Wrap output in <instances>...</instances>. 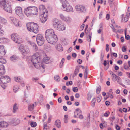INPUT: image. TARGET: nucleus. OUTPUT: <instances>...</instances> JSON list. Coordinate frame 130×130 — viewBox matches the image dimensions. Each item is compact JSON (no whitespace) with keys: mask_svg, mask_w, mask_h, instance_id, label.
<instances>
[{"mask_svg":"<svg viewBox=\"0 0 130 130\" xmlns=\"http://www.w3.org/2000/svg\"><path fill=\"white\" fill-rule=\"evenodd\" d=\"M31 60L34 67L36 68L40 69L41 68H44V66L40 62V58L38 53H36L33 55L31 58Z\"/></svg>","mask_w":130,"mask_h":130,"instance_id":"obj_1","label":"nucleus"},{"mask_svg":"<svg viewBox=\"0 0 130 130\" xmlns=\"http://www.w3.org/2000/svg\"><path fill=\"white\" fill-rule=\"evenodd\" d=\"M60 2L61 4L62 9L63 11L69 12H74L73 7L67 0H60Z\"/></svg>","mask_w":130,"mask_h":130,"instance_id":"obj_2","label":"nucleus"},{"mask_svg":"<svg viewBox=\"0 0 130 130\" xmlns=\"http://www.w3.org/2000/svg\"><path fill=\"white\" fill-rule=\"evenodd\" d=\"M26 25L28 30L31 32L37 34L39 30V26L37 23L33 22L28 23Z\"/></svg>","mask_w":130,"mask_h":130,"instance_id":"obj_3","label":"nucleus"},{"mask_svg":"<svg viewBox=\"0 0 130 130\" xmlns=\"http://www.w3.org/2000/svg\"><path fill=\"white\" fill-rule=\"evenodd\" d=\"M48 42L51 44H55L58 40V38L56 34L46 38Z\"/></svg>","mask_w":130,"mask_h":130,"instance_id":"obj_4","label":"nucleus"},{"mask_svg":"<svg viewBox=\"0 0 130 130\" xmlns=\"http://www.w3.org/2000/svg\"><path fill=\"white\" fill-rule=\"evenodd\" d=\"M15 14L19 17L21 19L24 18V15L23 12L22 8L20 6H17L15 8Z\"/></svg>","mask_w":130,"mask_h":130,"instance_id":"obj_5","label":"nucleus"},{"mask_svg":"<svg viewBox=\"0 0 130 130\" xmlns=\"http://www.w3.org/2000/svg\"><path fill=\"white\" fill-rule=\"evenodd\" d=\"M10 20L14 26L17 27H20L21 26V23L20 21L14 16L9 17Z\"/></svg>","mask_w":130,"mask_h":130,"instance_id":"obj_6","label":"nucleus"},{"mask_svg":"<svg viewBox=\"0 0 130 130\" xmlns=\"http://www.w3.org/2000/svg\"><path fill=\"white\" fill-rule=\"evenodd\" d=\"M36 40L38 45L40 46L42 45L44 43V38L41 34H38L36 37Z\"/></svg>","mask_w":130,"mask_h":130,"instance_id":"obj_7","label":"nucleus"},{"mask_svg":"<svg viewBox=\"0 0 130 130\" xmlns=\"http://www.w3.org/2000/svg\"><path fill=\"white\" fill-rule=\"evenodd\" d=\"M11 38L12 40L16 43L20 44L22 42L18 35L17 34L13 33L11 35Z\"/></svg>","mask_w":130,"mask_h":130,"instance_id":"obj_8","label":"nucleus"},{"mask_svg":"<svg viewBox=\"0 0 130 130\" xmlns=\"http://www.w3.org/2000/svg\"><path fill=\"white\" fill-rule=\"evenodd\" d=\"M19 49L21 53L24 55H26L30 52L29 48L27 46H24L22 45H21Z\"/></svg>","mask_w":130,"mask_h":130,"instance_id":"obj_9","label":"nucleus"},{"mask_svg":"<svg viewBox=\"0 0 130 130\" xmlns=\"http://www.w3.org/2000/svg\"><path fill=\"white\" fill-rule=\"evenodd\" d=\"M59 16L62 20L64 22L68 23H70L71 22L72 19L69 16H65L62 14H60Z\"/></svg>","mask_w":130,"mask_h":130,"instance_id":"obj_10","label":"nucleus"},{"mask_svg":"<svg viewBox=\"0 0 130 130\" xmlns=\"http://www.w3.org/2000/svg\"><path fill=\"white\" fill-rule=\"evenodd\" d=\"M48 17V11L42 12V13L40 16L42 23H45L47 20Z\"/></svg>","mask_w":130,"mask_h":130,"instance_id":"obj_11","label":"nucleus"},{"mask_svg":"<svg viewBox=\"0 0 130 130\" xmlns=\"http://www.w3.org/2000/svg\"><path fill=\"white\" fill-rule=\"evenodd\" d=\"M76 10L78 12H85L86 11V9L85 7L81 5H78L75 6Z\"/></svg>","mask_w":130,"mask_h":130,"instance_id":"obj_12","label":"nucleus"},{"mask_svg":"<svg viewBox=\"0 0 130 130\" xmlns=\"http://www.w3.org/2000/svg\"><path fill=\"white\" fill-rule=\"evenodd\" d=\"M55 35V34L54 30L52 29L47 30L45 32V36L46 38Z\"/></svg>","mask_w":130,"mask_h":130,"instance_id":"obj_13","label":"nucleus"},{"mask_svg":"<svg viewBox=\"0 0 130 130\" xmlns=\"http://www.w3.org/2000/svg\"><path fill=\"white\" fill-rule=\"evenodd\" d=\"M55 28L59 31H63L65 29L66 27L64 24L60 23Z\"/></svg>","mask_w":130,"mask_h":130,"instance_id":"obj_14","label":"nucleus"},{"mask_svg":"<svg viewBox=\"0 0 130 130\" xmlns=\"http://www.w3.org/2000/svg\"><path fill=\"white\" fill-rule=\"evenodd\" d=\"M0 79L1 81L3 83H6L10 81V79L8 76H2Z\"/></svg>","mask_w":130,"mask_h":130,"instance_id":"obj_15","label":"nucleus"},{"mask_svg":"<svg viewBox=\"0 0 130 130\" xmlns=\"http://www.w3.org/2000/svg\"><path fill=\"white\" fill-rule=\"evenodd\" d=\"M31 12V15H37L38 14L37 8L35 6H30Z\"/></svg>","mask_w":130,"mask_h":130,"instance_id":"obj_16","label":"nucleus"},{"mask_svg":"<svg viewBox=\"0 0 130 130\" xmlns=\"http://www.w3.org/2000/svg\"><path fill=\"white\" fill-rule=\"evenodd\" d=\"M24 11L25 14L27 16L31 15L30 7H29L25 8Z\"/></svg>","mask_w":130,"mask_h":130,"instance_id":"obj_17","label":"nucleus"},{"mask_svg":"<svg viewBox=\"0 0 130 130\" xmlns=\"http://www.w3.org/2000/svg\"><path fill=\"white\" fill-rule=\"evenodd\" d=\"M9 4V2L7 0H2L0 1V5L1 7H2L3 9Z\"/></svg>","mask_w":130,"mask_h":130,"instance_id":"obj_18","label":"nucleus"},{"mask_svg":"<svg viewBox=\"0 0 130 130\" xmlns=\"http://www.w3.org/2000/svg\"><path fill=\"white\" fill-rule=\"evenodd\" d=\"M60 23L59 20L57 19L54 18L53 20V25L55 28Z\"/></svg>","mask_w":130,"mask_h":130,"instance_id":"obj_19","label":"nucleus"},{"mask_svg":"<svg viewBox=\"0 0 130 130\" xmlns=\"http://www.w3.org/2000/svg\"><path fill=\"white\" fill-rule=\"evenodd\" d=\"M6 52L4 48V46L3 45L0 46V56L2 57L5 55Z\"/></svg>","mask_w":130,"mask_h":130,"instance_id":"obj_20","label":"nucleus"},{"mask_svg":"<svg viewBox=\"0 0 130 130\" xmlns=\"http://www.w3.org/2000/svg\"><path fill=\"white\" fill-rule=\"evenodd\" d=\"M3 9L9 13H11L12 12L11 8L9 4L7 6H6L5 7H4Z\"/></svg>","mask_w":130,"mask_h":130,"instance_id":"obj_21","label":"nucleus"},{"mask_svg":"<svg viewBox=\"0 0 130 130\" xmlns=\"http://www.w3.org/2000/svg\"><path fill=\"white\" fill-rule=\"evenodd\" d=\"M43 61L46 63L48 64L52 61V60L50 57L45 55Z\"/></svg>","mask_w":130,"mask_h":130,"instance_id":"obj_22","label":"nucleus"},{"mask_svg":"<svg viewBox=\"0 0 130 130\" xmlns=\"http://www.w3.org/2000/svg\"><path fill=\"white\" fill-rule=\"evenodd\" d=\"M86 34L88 35L87 37V41L89 42H90L92 37V33L89 30H88Z\"/></svg>","mask_w":130,"mask_h":130,"instance_id":"obj_23","label":"nucleus"},{"mask_svg":"<svg viewBox=\"0 0 130 130\" xmlns=\"http://www.w3.org/2000/svg\"><path fill=\"white\" fill-rule=\"evenodd\" d=\"M1 127L5 128L7 127L8 125L7 122L4 121H0Z\"/></svg>","mask_w":130,"mask_h":130,"instance_id":"obj_24","label":"nucleus"},{"mask_svg":"<svg viewBox=\"0 0 130 130\" xmlns=\"http://www.w3.org/2000/svg\"><path fill=\"white\" fill-rule=\"evenodd\" d=\"M5 72V68L3 64L0 65V74H3Z\"/></svg>","mask_w":130,"mask_h":130,"instance_id":"obj_25","label":"nucleus"},{"mask_svg":"<svg viewBox=\"0 0 130 130\" xmlns=\"http://www.w3.org/2000/svg\"><path fill=\"white\" fill-rule=\"evenodd\" d=\"M39 9L41 11L46 12L47 11V9L45 8V7L43 5H40L39 6Z\"/></svg>","mask_w":130,"mask_h":130,"instance_id":"obj_26","label":"nucleus"},{"mask_svg":"<svg viewBox=\"0 0 130 130\" xmlns=\"http://www.w3.org/2000/svg\"><path fill=\"white\" fill-rule=\"evenodd\" d=\"M55 48L56 49L59 51H62L63 50V48L62 46L60 44H57Z\"/></svg>","mask_w":130,"mask_h":130,"instance_id":"obj_27","label":"nucleus"},{"mask_svg":"<svg viewBox=\"0 0 130 130\" xmlns=\"http://www.w3.org/2000/svg\"><path fill=\"white\" fill-rule=\"evenodd\" d=\"M18 105L16 104L15 103L13 105V112L14 113H16L18 109Z\"/></svg>","mask_w":130,"mask_h":130,"instance_id":"obj_28","label":"nucleus"},{"mask_svg":"<svg viewBox=\"0 0 130 130\" xmlns=\"http://www.w3.org/2000/svg\"><path fill=\"white\" fill-rule=\"evenodd\" d=\"M8 41V39L7 38L2 37L0 38V43H5Z\"/></svg>","mask_w":130,"mask_h":130,"instance_id":"obj_29","label":"nucleus"},{"mask_svg":"<svg viewBox=\"0 0 130 130\" xmlns=\"http://www.w3.org/2000/svg\"><path fill=\"white\" fill-rule=\"evenodd\" d=\"M36 105V103H35L34 104H31L29 105L28 106V109L30 111H32L33 108L34 106H35Z\"/></svg>","mask_w":130,"mask_h":130,"instance_id":"obj_30","label":"nucleus"},{"mask_svg":"<svg viewBox=\"0 0 130 130\" xmlns=\"http://www.w3.org/2000/svg\"><path fill=\"white\" fill-rule=\"evenodd\" d=\"M61 122L59 120H57L55 122V124L56 126L58 128H60L61 127Z\"/></svg>","mask_w":130,"mask_h":130,"instance_id":"obj_31","label":"nucleus"},{"mask_svg":"<svg viewBox=\"0 0 130 130\" xmlns=\"http://www.w3.org/2000/svg\"><path fill=\"white\" fill-rule=\"evenodd\" d=\"M0 23L3 24H5L7 23V20L3 18L0 16Z\"/></svg>","mask_w":130,"mask_h":130,"instance_id":"obj_32","label":"nucleus"},{"mask_svg":"<svg viewBox=\"0 0 130 130\" xmlns=\"http://www.w3.org/2000/svg\"><path fill=\"white\" fill-rule=\"evenodd\" d=\"M31 46L33 47V49L35 51H36L38 50V47L37 45L35 43L32 42L31 43Z\"/></svg>","mask_w":130,"mask_h":130,"instance_id":"obj_33","label":"nucleus"},{"mask_svg":"<svg viewBox=\"0 0 130 130\" xmlns=\"http://www.w3.org/2000/svg\"><path fill=\"white\" fill-rule=\"evenodd\" d=\"M18 57L15 55H13L11 56L10 58V60L11 61H13L17 60Z\"/></svg>","mask_w":130,"mask_h":130,"instance_id":"obj_34","label":"nucleus"},{"mask_svg":"<svg viewBox=\"0 0 130 130\" xmlns=\"http://www.w3.org/2000/svg\"><path fill=\"white\" fill-rule=\"evenodd\" d=\"M14 79L17 82H21L22 78L20 77H15L14 78Z\"/></svg>","mask_w":130,"mask_h":130,"instance_id":"obj_35","label":"nucleus"},{"mask_svg":"<svg viewBox=\"0 0 130 130\" xmlns=\"http://www.w3.org/2000/svg\"><path fill=\"white\" fill-rule=\"evenodd\" d=\"M79 71V68L78 66H77L76 69L74 72V75L75 76L78 73Z\"/></svg>","mask_w":130,"mask_h":130,"instance_id":"obj_36","label":"nucleus"},{"mask_svg":"<svg viewBox=\"0 0 130 130\" xmlns=\"http://www.w3.org/2000/svg\"><path fill=\"white\" fill-rule=\"evenodd\" d=\"M96 101V100L95 98H93L91 101V106L93 107H94L95 106V102Z\"/></svg>","mask_w":130,"mask_h":130,"instance_id":"obj_37","label":"nucleus"},{"mask_svg":"<svg viewBox=\"0 0 130 130\" xmlns=\"http://www.w3.org/2000/svg\"><path fill=\"white\" fill-rule=\"evenodd\" d=\"M116 81L117 83L119 84L122 83V80L118 76V78H117Z\"/></svg>","mask_w":130,"mask_h":130,"instance_id":"obj_38","label":"nucleus"},{"mask_svg":"<svg viewBox=\"0 0 130 130\" xmlns=\"http://www.w3.org/2000/svg\"><path fill=\"white\" fill-rule=\"evenodd\" d=\"M6 60L3 58H2V57L0 56V63L3 64H5L6 63Z\"/></svg>","mask_w":130,"mask_h":130,"instance_id":"obj_39","label":"nucleus"},{"mask_svg":"<svg viewBox=\"0 0 130 130\" xmlns=\"http://www.w3.org/2000/svg\"><path fill=\"white\" fill-rule=\"evenodd\" d=\"M54 79L55 80L57 81H59L60 80L59 76L58 75L55 76L54 77Z\"/></svg>","mask_w":130,"mask_h":130,"instance_id":"obj_40","label":"nucleus"},{"mask_svg":"<svg viewBox=\"0 0 130 130\" xmlns=\"http://www.w3.org/2000/svg\"><path fill=\"white\" fill-rule=\"evenodd\" d=\"M88 74V72H87V67H86L85 70L84 72V78L85 79H86L87 78V75Z\"/></svg>","mask_w":130,"mask_h":130,"instance_id":"obj_41","label":"nucleus"},{"mask_svg":"<svg viewBox=\"0 0 130 130\" xmlns=\"http://www.w3.org/2000/svg\"><path fill=\"white\" fill-rule=\"evenodd\" d=\"M81 111L80 109L79 108L76 109L75 110V114H77V115H78L79 114L81 113Z\"/></svg>","mask_w":130,"mask_h":130,"instance_id":"obj_42","label":"nucleus"},{"mask_svg":"<svg viewBox=\"0 0 130 130\" xmlns=\"http://www.w3.org/2000/svg\"><path fill=\"white\" fill-rule=\"evenodd\" d=\"M64 61V59L62 58L60 64V68H62V67Z\"/></svg>","mask_w":130,"mask_h":130,"instance_id":"obj_43","label":"nucleus"},{"mask_svg":"<svg viewBox=\"0 0 130 130\" xmlns=\"http://www.w3.org/2000/svg\"><path fill=\"white\" fill-rule=\"evenodd\" d=\"M68 115H65L64 116V121L65 123H67L68 121Z\"/></svg>","mask_w":130,"mask_h":130,"instance_id":"obj_44","label":"nucleus"},{"mask_svg":"<svg viewBox=\"0 0 130 130\" xmlns=\"http://www.w3.org/2000/svg\"><path fill=\"white\" fill-rule=\"evenodd\" d=\"M128 13H127L126 16L124 18V21L125 22H127L128 20Z\"/></svg>","mask_w":130,"mask_h":130,"instance_id":"obj_45","label":"nucleus"},{"mask_svg":"<svg viewBox=\"0 0 130 130\" xmlns=\"http://www.w3.org/2000/svg\"><path fill=\"white\" fill-rule=\"evenodd\" d=\"M110 27L112 29L113 31L117 33L118 32H119V30H115V28H114V26L112 24H111V25L110 26Z\"/></svg>","mask_w":130,"mask_h":130,"instance_id":"obj_46","label":"nucleus"},{"mask_svg":"<svg viewBox=\"0 0 130 130\" xmlns=\"http://www.w3.org/2000/svg\"><path fill=\"white\" fill-rule=\"evenodd\" d=\"M114 75H112V79L113 81H115L117 78H118V76L116 75V74H115Z\"/></svg>","mask_w":130,"mask_h":130,"instance_id":"obj_47","label":"nucleus"},{"mask_svg":"<svg viewBox=\"0 0 130 130\" xmlns=\"http://www.w3.org/2000/svg\"><path fill=\"white\" fill-rule=\"evenodd\" d=\"M30 125L32 127H35L36 126V123L34 122H31L30 123Z\"/></svg>","mask_w":130,"mask_h":130,"instance_id":"obj_48","label":"nucleus"},{"mask_svg":"<svg viewBox=\"0 0 130 130\" xmlns=\"http://www.w3.org/2000/svg\"><path fill=\"white\" fill-rule=\"evenodd\" d=\"M2 26L0 24V33L2 35L4 33V30L2 29Z\"/></svg>","mask_w":130,"mask_h":130,"instance_id":"obj_49","label":"nucleus"},{"mask_svg":"<svg viewBox=\"0 0 130 130\" xmlns=\"http://www.w3.org/2000/svg\"><path fill=\"white\" fill-rule=\"evenodd\" d=\"M19 87L17 86H15L13 88V91L14 92H16L18 89Z\"/></svg>","mask_w":130,"mask_h":130,"instance_id":"obj_50","label":"nucleus"},{"mask_svg":"<svg viewBox=\"0 0 130 130\" xmlns=\"http://www.w3.org/2000/svg\"><path fill=\"white\" fill-rule=\"evenodd\" d=\"M125 37L126 39L127 40H128L129 39L130 36L129 35H126V31H125Z\"/></svg>","mask_w":130,"mask_h":130,"instance_id":"obj_51","label":"nucleus"},{"mask_svg":"<svg viewBox=\"0 0 130 130\" xmlns=\"http://www.w3.org/2000/svg\"><path fill=\"white\" fill-rule=\"evenodd\" d=\"M101 96L100 95H99L97 98V101L99 102L101 101Z\"/></svg>","mask_w":130,"mask_h":130,"instance_id":"obj_52","label":"nucleus"},{"mask_svg":"<svg viewBox=\"0 0 130 130\" xmlns=\"http://www.w3.org/2000/svg\"><path fill=\"white\" fill-rule=\"evenodd\" d=\"M78 89L77 87H74L73 88V90L74 92H76L78 91Z\"/></svg>","mask_w":130,"mask_h":130,"instance_id":"obj_53","label":"nucleus"},{"mask_svg":"<svg viewBox=\"0 0 130 130\" xmlns=\"http://www.w3.org/2000/svg\"><path fill=\"white\" fill-rule=\"evenodd\" d=\"M101 90V88L100 87H99L97 88L96 90V92L97 94H99Z\"/></svg>","mask_w":130,"mask_h":130,"instance_id":"obj_54","label":"nucleus"},{"mask_svg":"<svg viewBox=\"0 0 130 130\" xmlns=\"http://www.w3.org/2000/svg\"><path fill=\"white\" fill-rule=\"evenodd\" d=\"M124 69L126 70H130V68H129V67L127 65H124Z\"/></svg>","mask_w":130,"mask_h":130,"instance_id":"obj_55","label":"nucleus"},{"mask_svg":"<svg viewBox=\"0 0 130 130\" xmlns=\"http://www.w3.org/2000/svg\"><path fill=\"white\" fill-rule=\"evenodd\" d=\"M72 84V82L70 81L69 82H67L66 83V85L67 86H69V85H71Z\"/></svg>","mask_w":130,"mask_h":130,"instance_id":"obj_56","label":"nucleus"},{"mask_svg":"<svg viewBox=\"0 0 130 130\" xmlns=\"http://www.w3.org/2000/svg\"><path fill=\"white\" fill-rule=\"evenodd\" d=\"M109 112L108 111H106V112L104 114V116L106 117H107L109 116Z\"/></svg>","mask_w":130,"mask_h":130,"instance_id":"obj_57","label":"nucleus"},{"mask_svg":"<svg viewBox=\"0 0 130 130\" xmlns=\"http://www.w3.org/2000/svg\"><path fill=\"white\" fill-rule=\"evenodd\" d=\"M103 14V11H101L100 13L99 18V19H101L102 18V15Z\"/></svg>","mask_w":130,"mask_h":130,"instance_id":"obj_58","label":"nucleus"},{"mask_svg":"<svg viewBox=\"0 0 130 130\" xmlns=\"http://www.w3.org/2000/svg\"><path fill=\"white\" fill-rule=\"evenodd\" d=\"M109 49V45L108 44L106 45V50L107 52L108 51Z\"/></svg>","mask_w":130,"mask_h":130,"instance_id":"obj_59","label":"nucleus"},{"mask_svg":"<svg viewBox=\"0 0 130 130\" xmlns=\"http://www.w3.org/2000/svg\"><path fill=\"white\" fill-rule=\"evenodd\" d=\"M122 51L123 52H125L126 51V48L125 46H123L122 48Z\"/></svg>","mask_w":130,"mask_h":130,"instance_id":"obj_60","label":"nucleus"},{"mask_svg":"<svg viewBox=\"0 0 130 130\" xmlns=\"http://www.w3.org/2000/svg\"><path fill=\"white\" fill-rule=\"evenodd\" d=\"M118 75L119 76H122V75L123 73L121 71H118L117 72Z\"/></svg>","mask_w":130,"mask_h":130,"instance_id":"obj_61","label":"nucleus"},{"mask_svg":"<svg viewBox=\"0 0 130 130\" xmlns=\"http://www.w3.org/2000/svg\"><path fill=\"white\" fill-rule=\"evenodd\" d=\"M47 118V116L46 114H44L43 115V121L44 122V121Z\"/></svg>","mask_w":130,"mask_h":130,"instance_id":"obj_62","label":"nucleus"},{"mask_svg":"<svg viewBox=\"0 0 130 130\" xmlns=\"http://www.w3.org/2000/svg\"><path fill=\"white\" fill-rule=\"evenodd\" d=\"M102 123H103V125H104V126H106L107 125V122L104 121H102Z\"/></svg>","mask_w":130,"mask_h":130,"instance_id":"obj_63","label":"nucleus"},{"mask_svg":"<svg viewBox=\"0 0 130 130\" xmlns=\"http://www.w3.org/2000/svg\"><path fill=\"white\" fill-rule=\"evenodd\" d=\"M110 18V16L109 14H106V18L107 20H108Z\"/></svg>","mask_w":130,"mask_h":130,"instance_id":"obj_64","label":"nucleus"}]
</instances>
